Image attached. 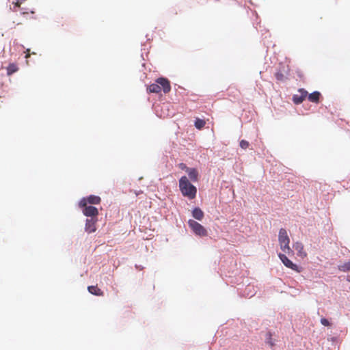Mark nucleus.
Listing matches in <instances>:
<instances>
[{"label":"nucleus","mask_w":350,"mask_h":350,"mask_svg":"<svg viewBox=\"0 0 350 350\" xmlns=\"http://www.w3.org/2000/svg\"><path fill=\"white\" fill-rule=\"evenodd\" d=\"M179 189L183 196L189 200H193L196 196L197 188L189 182L185 176H182L179 180Z\"/></svg>","instance_id":"obj_1"},{"label":"nucleus","mask_w":350,"mask_h":350,"mask_svg":"<svg viewBox=\"0 0 350 350\" xmlns=\"http://www.w3.org/2000/svg\"><path fill=\"white\" fill-rule=\"evenodd\" d=\"M163 90L165 94L169 93L171 90L170 81L164 77H159L155 81V83L150 85L147 91L148 93H159Z\"/></svg>","instance_id":"obj_2"},{"label":"nucleus","mask_w":350,"mask_h":350,"mask_svg":"<svg viewBox=\"0 0 350 350\" xmlns=\"http://www.w3.org/2000/svg\"><path fill=\"white\" fill-rule=\"evenodd\" d=\"M278 241L281 250L286 253L291 251L289 247L290 239L287 234V231L284 228H281L279 231Z\"/></svg>","instance_id":"obj_3"},{"label":"nucleus","mask_w":350,"mask_h":350,"mask_svg":"<svg viewBox=\"0 0 350 350\" xmlns=\"http://www.w3.org/2000/svg\"><path fill=\"white\" fill-rule=\"evenodd\" d=\"M188 225L196 235L200 237H206L208 235L206 228L196 221L189 219L188 221Z\"/></svg>","instance_id":"obj_4"},{"label":"nucleus","mask_w":350,"mask_h":350,"mask_svg":"<svg viewBox=\"0 0 350 350\" xmlns=\"http://www.w3.org/2000/svg\"><path fill=\"white\" fill-rule=\"evenodd\" d=\"M101 199L99 196L90 195L86 198H83L79 202V206H86L87 204H99Z\"/></svg>","instance_id":"obj_5"},{"label":"nucleus","mask_w":350,"mask_h":350,"mask_svg":"<svg viewBox=\"0 0 350 350\" xmlns=\"http://www.w3.org/2000/svg\"><path fill=\"white\" fill-rule=\"evenodd\" d=\"M81 208H82V212L84 215L86 217H90L91 218H96L98 215V210L97 208L92 206V205H86V206H79Z\"/></svg>","instance_id":"obj_6"},{"label":"nucleus","mask_w":350,"mask_h":350,"mask_svg":"<svg viewBox=\"0 0 350 350\" xmlns=\"http://www.w3.org/2000/svg\"><path fill=\"white\" fill-rule=\"evenodd\" d=\"M278 256L286 267L298 273L301 272V269L296 264L293 263L285 254H279Z\"/></svg>","instance_id":"obj_7"},{"label":"nucleus","mask_w":350,"mask_h":350,"mask_svg":"<svg viewBox=\"0 0 350 350\" xmlns=\"http://www.w3.org/2000/svg\"><path fill=\"white\" fill-rule=\"evenodd\" d=\"M307 96L308 92L304 88H300L298 90V94H294L293 96V101L296 105L301 104L305 100Z\"/></svg>","instance_id":"obj_8"},{"label":"nucleus","mask_w":350,"mask_h":350,"mask_svg":"<svg viewBox=\"0 0 350 350\" xmlns=\"http://www.w3.org/2000/svg\"><path fill=\"white\" fill-rule=\"evenodd\" d=\"M97 221V218L87 219L85 226V231L88 233L94 232L96 230V224Z\"/></svg>","instance_id":"obj_9"},{"label":"nucleus","mask_w":350,"mask_h":350,"mask_svg":"<svg viewBox=\"0 0 350 350\" xmlns=\"http://www.w3.org/2000/svg\"><path fill=\"white\" fill-rule=\"evenodd\" d=\"M293 247L297 251V255L299 257L304 258L307 256V253L304 250V247L302 243L299 241L295 243L293 245Z\"/></svg>","instance_id":"obj_10"},{"label":"nucleus","mask_w":350,"mask_h":350,"mask_svg":"<svg viewBox=\"0 0 350 350\" xmlns=\"http://www.w3.org/2000/svg\"><path fill=\"white\" fill-rule=\"evenodd\" d=\"M189 178L193 182H198L199 180V172L196 168H189L187 172Z\"/></svg>","instance_id":"obj_11"},{"label":"nucleus","mask_w":350,"mask_h":350,"mask_svg":"<svg viewBox=\"0 0 350 350\" xmlns=\"http://www.w3.org/2000/svg\"><path fill=\"white\" fill-rule=\"evenodd\" d=\"M321 97V93L315 91L310 94L308 96L309 101L314 103H319Z\"/></svg>","instance_id":"obj_12"},{"label":"nucleus","mask_w":350,"mask_h":350,"mask_svg":"<svg viewBox=\"0 0 350 350\" xmlns=\"http://www.w3.org/2000/svg\"><path fill=\"white\" fill-rule=\"evenodd\" d=\"M192 216L197 220L201 221L204 216V212L200 208H195L192 211Z\"/></svg>","instance_id":"obj_13"},{"label":"nucleus","mask_w":350,"mask_h":350,"mask_svg":"<svg viewBox=\"0 0 350 350\" xmlns=\"http://www.w3.org/2000/svg\"><path fill=\"white\" fill-rule=\"evenodd\" d=\"M89 293L96 296H103V292L97 286H90L88 288Z\"/></svg>","instance_id":"obj_14"},{"label":"nucleus","mask_w":350,"mask_h":350,"mask_svg":"<svg viewBox=\"0 0 350 350\" xmlns=\"http://www.w3.org/2000/svg\"><path fill=\"white\" fill-rule=\"evenodd\" d=\"M6 70H7V75L8 76H10L18 70V67L16 64L12 63L8 65Z\"/></svg>","instance_id":"obj_15"},{"label":"nucleus","mask_w":350,"mask_h":350,"mask_svg":"<svg viewBox=\"0 0 350 350\" xmlns=\"http://www.w3.org/2000/svg\"><path fill=\"white\" fill-rule=\"evenodd\" d=\"M26 1L27 0H16L15 2H13V7L11 8L10 9L13 12H17L18 10V9L21 8V4Z\"/></svg>","instance_id":"obj_16"},{"label":"nucleus","mask_w":350,"mask_h":350,"mask_svg":"<svg viewBox=\"0 0 350 350\" xmlns=\"http://www.w3.org/2000/svg\"><path fill=\"white\" fill-rule=\"evenodd\" d=\"M338 269L341 271H350V260L338 266Z\"/></svg>","instance_id":"obj_17"},{"label":"nucleus","mask_w":350,"mask_h":350,"mask_svg":"<svg viewBox=\"0 0 350 350\" xmlns=\"http://www.w3.org/2000/svg\"><path fill=\"white\" fill-rule=\"evenodd\" d=\"M206 122L204 120L197 118L195 121V126L198 129H201L205 126Z\"/></svg>","instance_id":"obj_18"},{"label":"nucleus","mask_w":350,"mask_h":350,"mask_svg":"<svg viewBox=\"0 0 350 350\" xmlns=\"http://www.w3.org/2000/svg\"><path fill=\"white\" fill-rule=\"evenodd\" d=\"M266 339H267V342L269 344V345H270L271 347L274 346V345H275V344H274V342H273V340H272V334H271V332H268V333L267 334V338H266Z\"/></svg>","instance_id":"obj_19"},{"label":"nucleus","mask_w":350,"mask_h":350,"mask_svg":"<svg viewBox=\"0 0 350 350\" xmlns=\"http://www.w3.org/2000/svg\"><path fill=\"white\" fill-rule=\"evenodd\" d=\"M239 145L241 148L247 149L249 147L250 144L247 141H246L245 139H242V140H241Z\"/></svg>","instance_id":"obj_20"},{"label":"nucleus","mask_w":350,"mask_h":350,"mask_svg":"<svg viewBox=\"0 0 350 350\" xmlns=\"http://www.w3.org/2000/svg\"><path fill=\"white\" fill-rule=\"evenodd\" d=\"M275 76V78L277 79V80H278V81H282L285 79L284 75L280 72H276Z\"/></svg>","instance_id":"obj_21"},{"label":"nucleus","mask_w":350,"mask_h":350,"mask_svg":"<svg viewBox=\"0 0 350 350\" xmlns=\"http://www.w3.org/2000/svg\"><path fill=\"white\" fill-rule=\"evenodd\" d=\"M179 167L182 170L185 171L186 172L189 170L190 167H188L186 164L181 163L178 165Z\"/></svg>","instance_id":"obj_22"},{"label":"nucleus","mask_w":350,"mask_h":350,"mask_svg":"<svg viewBox=\"0 0 350 350\" xmlns=\"http://www.w3.org/2000/svg\"><path fill=\"white\" fill-rule=\"evenodd\" d=\"M321 323L324 326H329L330 325L329 321L325 318H322L321 319Z\"/></svg>","instance_id":"obj_23"},{"label":"nucleus","mask_w":350,"mask_h":350,"mask_svg":"<svg viewBox=\"0 0 350 350\" xmlns=\"http://www.w3.org/2000/svg\"><path fill=\"white\" fill-rule=\"evenodd\" d=\"M29 51H30V50H29V49H27V51H26V52H25V53H26V55H25V58H26V59H27V58H29V57H30Z\"/></svg>","instance_id":"obj_24"},{"label":"nucleus","mask_w":350,"mask_h":350,"mask_svg":"<svg viewBox=\"0 0 350 350\" xmlns=\"http://www.w3.org/2000/svg\"><path fill=\"white\" fill-rule=\"evenodd\" d=\"M21 14H22L23 15H25V14H28V12H23Z\"/></svg>","instance_id":"obj_25"},{"label":"nucleus","mask_w":350,"mask_h":350,"mask_svg":"<svg viewBox=\"0 0 350 350\" xmlns=\"http://www.w3.org/2000/svg\"><path fill=\"white\" fill-rule=\"evenodd\" d=\"M347 281L350 282V275H347Z\"/></svg>","instance_id":"obj_26"}]
</instances>
